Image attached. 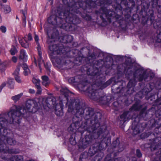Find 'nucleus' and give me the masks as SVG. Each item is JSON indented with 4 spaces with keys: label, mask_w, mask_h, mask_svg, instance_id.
Here are the masks:
<instances>
[{
    "label": "nucleus",
    "mask_w": 161,
    "mask_h": 161,
    "mask_svg": "<svg viewBox=\"0 0 161 161\" xmlns=\"http://www.w3.org/2000/svg\"><path fill=\"white\" fill-rule=\"evenodd\" d=\"M79 6L80 7H82V5H81L80 4H79Z\"/></svg>",
    "instance_id": "de8ad7c7"
},
{
    "label": "nucleus",
    "mask_w": 161,
    "mask_h": 161,
    "mask_svg": "<svg viewBox=\"0 0 161 161\" xmlns=\"http://www.w3.org/2000/svg\"><path fill=\"white\" fill-rule=\"evenodd\" d=\"M0 31H2L3 33H5L6 31V28L3 26H1L0 27Z\"/></svg>",
    "instance_id": "a878e982"
},
{
    "label": "nucleus",
    "mask_w": 161,
    "mask_h": 161,
    "mask_svg": "<svg viewBox=\"0 0 161 161\" xmlns=\"http://www.w3.org/2000/svg\"><path fill=\"white\" fill-rule=\"evenodd\" d=\"M22 95L23 93H21L19 94L13 96L12 97V99L14 102H17L22 96Z\"/></svg>",
    "instance_id": "4468645a"
},
{
    "label": "nucleus",
    "mask_w": 161,
    "mask_h": 161,
    "mask_svg": "<svg viewBox=\"0 0 161 161\" xmlns=\"http://www.w3.org/2000/svg\"><path fill=\"white\" fill-rule=\"evenodd\" d=\"M14 80L13 79L9 78L8 81L2 83L0 86V92L1 91L2 89L7 85L10 88L13 89L14 87Z\"/></svg>",
    "instance_id": "423d86ee"
},
{
    "label": "nucleus",
    "mask_w": 161,
    "mask_h": 161,
    "mask_svg": "<svg viewBox=\"0 0 161 161\" xmlns=\"http://www.w3.org/2000/svg\"><path fill=\"white\" fill-rule=\"evenodd\" d=\"M30 73V71L28 68L25 69L24 70V74L25 75H27Z\"/></svg>",
    "instance_id": "393cba45"
},
{
    "label": "nucleus",
    "mask_w": 161,
    "mask_h": 161,
    "mask_svg": "<svg viewBox=\"0 0 161 161\" xmlns=\"http://www.w3.org/2000/svg\"><path fill=\"white\" fill-rule=\"evenodd\" d=\"M51 39H49L48 40L47 42L48 43L50 44V42H51Z\"/></svg>",
    "instance_id": "a19ab883"
},
{
    "label": "nucleus",
    "mask_w": 161,
    "mask_h": 161,
    "mask_svg": "<svg viewBox=\"0 0 161 161\" xmlns=\"http://www.w3.org/2000/svg\"><path fill=\"white\" fill-rule=\"evenodd\" d=\"M59 161H66L63 158H60L59 159Z\"/></svg>",
    "instance_id": "ea45409f"
},
{
    "label": "nucleus",
    "mask_w": 161,
    "mask_h": 161,
    "mask_svg": "<svg viewBox=\"0 0 161 161\" xmlns=\"http://www.w3.org/2000/svg\"><path fill=\"white\" fill-rule=\"evenodd\" d=\"M10 52L12 55H14L17 52V50L15 47H14L10 49Z\"/></svg>",
    "instance_id": "5701e85b"
},
{
    "label": "nucleus",
    "mask_w": 161,
    "mask_h": 161,
    "mask_svg": "<svg viewBox=\"0 0 161 161\" xmlns=\"http://www.w3.org/2000/svg\"><path fill=\"white\" fill-rule=\"evenodd\" d=\"M34 58L35 63L36 64V59L35 58Z\"/></svg>",
    "instance_id": "79ce46f5"
},
{
    "label": "nucleus",
    "mask_w": 161,
    "mask_h": 161,
    "mask_svg": "<svg viewBox=\"0 0 161 161\" xmlns=\"http://www.w3.org/2000/svg\"><path fill=\"white\" fill-rule=\"evenodd\" d=\"M42 84L43 85L47 87L48 86L50 83V81L47 76L46 75L42 77Z\"/></svg>",
    "instance_id": "1a4fd4ad"
},
{
    "label": "nucleus",
    "mask_w": 161,
    "mask_h": 161,
    "mask_svg": "<svg viewBox=\"0 0 161 161\" xmlns=\"http://www.w3.org/2000/svg\"><path fill=\"white\" fill-rule=\"evenodd\" d=\"M21 12L24 15H25L26 13V10L25 9L24 11L23 10H21Z\"/></svg>",
    "instance_id": "e433bc0d"
},
{
    "label": "nucleus",
    "mask_w": 161,
    "mask_h": 161,
    "mask_svg": "<svg viewBox=\"0 0 161 161\" xmlns=\"http://www.w3.org/2000/svg\"><path fill=\"white\" fill-rule=\"evenodd\" d=\"M22 67L23 69L24 70L25 69L28 68L27 65L25 64H23V65H22Z\"/></svg>",
    "instance_id": "f704fd0d"
},
{
    "label": "nucleus",
    "mask_w": 161,
    "mask_h": 161,
    "mask_svg": "<svg viewBox=\"0 0 161 161\" xmlns=\"http://www.w3.org/2000/svg\"><path fill=\"white\" fill-rule=\"evenodd\" d=\"M32 82L36 85V87H37L38 85H40V80L38 79H37L34 78L32 79Z\"/></svg>",
    "instance_id": "412c9836"
},
{
    "label": "nucleus",
    "mask_w": 161,
    "mask_h": 161,
    "mask_svg": "<svg viewBox=\"0 0 161 161\" xmlns=\"http://www.w3.org/2000/svg\"><path fill=\"white\" fill-rule=\"evenodd\" d=\"M18 60V58L16 56H14L11 58V61L12 62L16 63Z\"/></svg>",
    "instance_id": "cd10ccee"
},
{
    "label": "nucleus",
    "mask_w": 161,
    "mask_h": 161,
    "mask_svg": "<svg viewBox=\"0 0 161 161\" xmlns=\"http://www.w3.org/2000/svg\"><path fill=\"white\" fill-rule=\"evenodd\" d=\"M70 126L68 128V130H70Z\"/></svg>",
    "instance_id": "09e8293b"
},
{
    "label": "nucleus",
    "mask_w": 161,
    "mask_h": 161,
    "mask_svg": "<svg viewBox=\"0 0 161 161\" xmlns=\"http://www.w3.org/2000/svg\"><path fill=\"white\" fill-rule=\"evenodd\" d=\"M136 154H137V156L138 157H140L141 156H142L141 153L140 151L139 150L137 149L136 150Z\"/></svg>",
    "instance_id": "473e14b6"
},
{
    "label": "nucleus",
    "mask_w": 161,
    "mask_h": 161,
    "mask_svg": "<svg viewBox=\"0 0 161 161\" xmlns=\"http://www.w3.org/2000/svg\"><path fill=\"white\" fill-rule=\"evenodd\" d=\"M95 3V2L93 1H91L89 3L87 4L89 6H90L91 7L93 6V4Z\"/></svg>",
    "instance_id": "72a5a7b5"
},
{
    "label": "nucleus",
    "mask_w": 161,
    "mask_h": 161,
    "mask_svg": "<svg viewBox=\"0 0 161 161\" xmlns=\"http://www.w3.org/2000/svg\"><path fill=\"white\" fill-rule=\"evenodd\" d=\"M59 99L60 100V101L62 103V100L61 99V98L60 97L59 98Z\"/></svg>",
    "instance_id": "c03bdc74"
},
{
    "label": "nucleus",
    "mask_w": 161,
    "mask_h": 161,
    "mask_svg": "<svg viewBox=\"0 0 161 161\" xmlns=\"http://www.w3.org/2000/svg\"><path fill=\"white\" fill-rule=\"evenodd\" d=\"M28 39L26 38V36L23 38L21 36H19L18 37L19 41L21 46L25 48H27L29 47V43L27 41V40L28 41H31L32 39V37L31 34H29L27 36Z\"/></svg>",
    "instance_id": "39448f33"
},
{
    "label": "nucleus",
    "mask_w": 161,
    "mask_h": 161,
    "mask_svg": "<svg viewBox=\"0 0 161 161\" xmlns=\"http://www.w3.org/2000/svg\"><path fill=\"white\" fill-rule=\"evenodd\" d=\"M138 126H137L135 128L133 126H132V127L133 129V132L135 135H136L140 132V130Z\"/></svg>",
    "instance_id": "6ab92c4d"
},
{
    "label": "nucleus",
    "mask_w": 161,
    "mask_h": 161,
    "mask_svg": "<svg viewBox=\"0 0 161 161\" xmlns=\"http://www.w3.org/2000/svg\"><path fill=\"white\" fill-rule=\"evenodd\" d=\"M89 143V141H87V140H86V143H83V145H82V147L85 148L87 146V145H88Z\"/></svg>",
    "instance_id": "7c9ffc66"
},
{
    "label": "nucleus",
    "mask_w": 161,
    "mask_h": 161,
    "mask_svg": "<svg viewBox=\"0 0 161 161\" xmlns=\"http://www.w3.org/2000/svg\"><path fill=\"white\" fill-rule=\"evenodd\" d=\"M29 92L31 93H35V91L32 89H30L29 90Z\"/></svg>",
    "instance_id": "58836bf2"
},
{
    "label": "nucleus",
    "mask_w": 161,
    "mask_h": 161,
    "mask_svg": "<svg viewBox=\"0 0 161 161\" xmlns=\"http://www.w3.org/2000/svg\"><path fill=\"white\" fill-rule=\"evenodd\" d=\"M0 151L3 153L7 152L13 153H15L13 150L9 149L8 147H6V145L4 144H0Z\"/></svg>",
    "instance_id": "0eeeda50"
},
{
    "label": "nucleus",
    "mask_w": 161,
    "mask_h": 161,
    "mask_svg": "<svg viewBox=\"0 0 161 161\" xmlns=\"http://www.w3.org/2000/svg\"><path fill=\"white\" fill-rule=\"evenodd\" d=\"M20 68V66H18L17 67L14 73V77L16 76H18L19 74V71Z\"/></svg>",
    "instance_id": "b1692460"
},
{
    "label": "nucleus",
    "mask_w": 161,
    "mask_h": 161,
    "mask_svg": "<svg viewBox=\"0 0 161 161\" xmlns=\"http://www.w3.org/2000/svg\"><path fill=\"white\" fill-rule=\"evenodd\" d=\"M23 159L21 156H16L13 157L10 159L11 161H22Z\"/></svg>",
    "instance_id": "ddd939ff"
},
{
    "label": "nucleus",
    "mask_w": 161,
    "mask_h": 161,
    "mask_svg": "<svg viewBox=\"0 0 161 161\" xmlns=\"http://www.w3.org/2000/svg\"><path fill=\"white\" fill-rule=\"evenodd\" d=\"M37 88V92L36 93L37 94H40L42 92V90L41 87L40 85H38L37 87H36Z\"/></svg>",
    "instance_id": "c85d7f7f"
},
{
    "label": "nucleus",
    "mask_w": 161,
    "mask_h": 161,
    "mask_svg": "<svg viewBox=\"0 0 161 161\" xmlns=\"http://www.w3.org/2000/svg\"><path fill=\"white\" fill-rule=\"evenodd\" d=\"M74 6H72V8L74 7Z\"/></svg>",
    "instance_id": "603ef678"
},
{
    "label": "nucleus",
    "mask_w": 161,
    "mask_h": 161,
    "mask_svg": "<svg viewBox=\"0 0 161 161\" xmlns=\"http://www.w3.org/2000/svg\"><path fill=\"white\" fill-rule=\"evenodd\" d=\"M54 17V16H51L48 19V22L50 23H51L53 25H55L56 24H57V20L56 19H54V21L52 22L50 21L51 19H53Z\"/></svg>",
    "instance_id": "aec40b11"
},
{
    "label": "nucleus",
    "mask_w": 161,
    "mask_h": 161,
    "mask_svg": "<svg viewBox=\"0 0 161 161\" xmlns=\"http://www.w3.org/2000/svg\"><path fill=\"white\" fill-rule=\"evenodd\" d=\"M61 92L64 97V98L68 100L67 105L68 108V111L69 112H72L73 114L75 112L77 114H82L84 113V110L80 108L79 100H72L68 101V96L69 92L67 89H62L61 90Z\"/></svg>",
    "instance_id": "7ed1b4c3"
},
{
    "label": "nucleus",
    "mask_w": 161,
    "mask_h": 161,
    "mask_svg": "<svg viewBox=\"0 0 161 161\" xmlns=\"http://www.w3.org/2000/svg\"><path fill=\"white\" fill-rule=\"evenodd\" d=\"M11 11V8L9 5H5L3 7V11L5 14L10 13Z\"/></svg>",
    "instance_id": "f8f14e48"
},
{
    "label": "nucleus",
    "mask_w": 161,
    "mask_h": 161,
    "mask_svg": "<svg viewBox=\"0 0 161 161\" xmlns=\"http://www.w3.org/2000/svg\"><path fill=\"white\" fill-rule=\"evenodd\" d=\"M2 1L4 3H6L7 2V0H2Z\"/></svg>",
    "instance_id": "37998d69"
},
{
    "label": "nucleus",
    "mask_w": 161,
    "mask_h": 161,
    "mask_svg": "<svg viewBox=\"0 0 161 161\" xmlns=\"http://www.w3.org/2000/svg\"><path fill=\"white\" fill-rule=\"evenodd\" d=\"M3 131H4V134L3 135H4V136H8V134H6L5 133L6 132H7L8 131H9L7 129H4L3 130Z\"/></svg>",
    "instance_id": "c9c22d12"
},
{
    "label": "nucleus",
    "mask_w": 161,
    "mask_h": 161,
    "mask_svg": "<svg viewBox=\"0 0 161 161\" xmlns=\"http://www.w3.org/2000/svg\"><path fill=\"white\" fill-rule=\"evenodd\" d=\"M97 90H93L92 92H90L89 95L90 97L93 100H95L97 101L98 102H99V101L97 100V93L96 92Z\"/></svg>",
    "instance_id": "9b49d317"
},
{
    "label": "nucleus",
    "mask_w": 161,
    "mask_h": 161,
    "mask_svg": "<svg viewBox=\"0 0 161 161\" xmlns=\"http://www.w3.org/2000/svg\"><path fill=\"white\" fill-rule=\"evenodd\" d=\"M129 113L127 112H125L124 114L121 115L120 118L123 119V121L124 122L127 120L128 119L127 115Z\"/></svg>",
    "instance_id": "2eb2a0df"
},
{
    "label": "nucleus",
    "mask_w": 161,
    "mask_h": 161,
    "mask_svg": "<svg viewBox=\"0 0 161 161\" xmlns=\"http://www.w3.org/2000/svg\"><path fill=\"white\" fill-rule=\"evenodd\" d=\"M56 62L58 65H63L64 64V61L61 58H57L55 60Z\"/></svg>",
    "instance_id": "a211bd4d"
},
{
    "label": "nucleus",
    "mask_w": 161,
    "mask_h": 161,
    "mask_svg": "<svg viewBox=\"0 0 161 161\" xmlns=\"http://www.w3.org/2000/svg\"><path fill=\"white\" fill-rule=\"evenodd\" d=\"M69 140L70 143L71 144L74 145L75 144L76 142L75 139H74L72 138H70Z\"/></svg>",
    "instance_id": "2f4dec72"
},
{
    "label": "nucleus",
    "mask_w": 161,
    "mask_h": 161,
    "mask_svg": "<svg viewBox=\"0 0 161 161\" xmlns=\"http://www.w3.org/2000/svg\"><path fill=\"white\" fill-rule=\"evenodd\" d=\"M40 47L39 46L37 47V50L38 51L39 58H38V64L39 66L40 69V65L43 63V61L42 60V52L40 50Z\"/></svg>",
    "instance_id": "9d476101"
},
{
    "label": "nucleus",
    "mask_w": 161,
    "mask_h": 161,
    "mask_svg": "<svg viewBox=\"0 0 161 161\" xmlns=\"http://www.w3.org/2000/svg\"><path fill=\"white\" fill-rule=\"evenodd\" d=\"M108 141H109V142H110V139H109L108 140Z\"/></svg>",
    "instance_id": "3c124183"
},
{
    "label": "nucleus",
    "mask_w": 161,
    "mask_h": 161,
    "mask_svg": "<svg viewBox=\"0 0 161 161\" xmlns=\"http://www.w3.org/2000/svg\"><path fill=\"white\" fill-rule=\"evenodd\" d=\"M21 0H17L18 1H20Z\"/></svg>",
    "instance_id": "8fccbe9b"
},
{
    "label": "nucleus",
    "mask_w": 161,
    "mask_h": 161,
    "mask_svg": "<svg viewBox=\"0 0 161 161\" xmlns=\"http://www.w3.org/2000/svg\"><path fill=\"white\" fill-rule=\"evenodd\" d=\"M15 80L18 83H21V80L19 76H16L14 77Z\"/></svg>",
    "instance_id": "bb28decb"
},
{
    "label": "nucleus",
    "mask_w": 161,
    "mask_h": 161,
    "mask_svg": "<svg viewBox=\"0 0 161 161\" xmlns=\"http://www.w3.org/2000/svg\"><path fill=\"white\" fill-rule=\"evenodd\" d=\"M82 161V160H81V158H80L79 161Z\"/></svg>",
    "instance_id": "49530a36"
},
{
    "label": "nucleus",
    "mask_w": 161,
    "mask_h": 161,
    "mask_svg": "<svg viewBox=\"0 0 161 161\" xmlns=\"http://www.w3.org/2000/svg\"><path fill=\"white\" fill-rule=\"evenodd\" d=\"M57 48V47L56 45H51V44H50V45H49V49L54 53H56V50L54 48Z\"/></svg>",
    "instance_id": "4be33fe9"
},
{
    "label": "nucleus",
    "mask_w": 161,
    "mask_h": 161,
    "mask_svg": "<svg viewBox=\"0 0 161 161\" xmlns=\"http://www.w3.org/2000/svg\"><path fill=\"white\" fill-rule=\"evenodd\" d=\"M35 41L36 42H37L38 41V37L36 35H35Z\"/></svg>",
    "instance_id": "4c0bfd02"
},
{
    "label": "nucleus",
    "mask_w": 161,
    "mask_h": 161,
    "mask_svg": "<svg viewBox=\"0 0 161 161\" xmlns=\"http://www.w3.org/2000/svg\"><path fill=\"white\" fill-rule=\"evenodd\" d=\"M2 64V62L1 60H0V65H1Z\"/></svg>",
    "instance_id": "a18cd8bd"
},
{
    "label": "nucleus",
    "mask_w": 161,
    "mask_h": 161,
    "mask_svg": "<svg viewBox=\"0 0 161 161\" xmlns=\"http://www.w3.org/2000/svg\"><path fill=\"white\" fill-rule=\"evenodd\" d=\"M39 99H36L35 100L29 99L25 103V106L20 107L13 105L10 110L8 113V115L9 118L6 119L5 114L0 115V131L5 126L7 125L8 123L10 124L19 123L21 119L20 117L23 116L25 117V114L29 113H34L40 108L46 109L47 108H52L55 107V113L58 116H60L63 114V106L62 103L56 105V98L53 97L48 98L42 100V104L39 102Z\"/></svg>",
    "instance_id": "f257e3e1"
},
{
    "label": "nucleus",
    "mask_w": 161,
    "mask_h": 161,
    "mask_svg": "<svg viewBox=\"0 0 161 161\" xmlns=\"http://www.w3.org/2000/svg\"><path fill=\"white\" fill-rule=\"evenodd\" d=\"M127 72L129 75V78L132 77V79L130 80L128 86L129 87L133 86L134 84L137 81H141L143 80H146L149 76L150 71L145 70L139 65L133 64L130 68L128 67Z\"/></svg>",
    "instance_id": "f03ea898"
},
{
    "label": "nucleus",
    "mask_w": 161,
    "mask_h": 161,
    "mask_svg": "<svg viewBox=\"0 0 161 161\" xmlns=\"http://www.w3.org/2000/svg\"><path fill=\"white\" fill-rule=\"evenodd\" d=\"M72 10L71 9V11H67L66 12H60L58 11L59 14L58 16L59 17H58V19H61L62 21L63 20V19H64L66 22V23L62 24V25H59V26L67 31L70 30V25H69V24H70L72 23L74 24H76L77 23V22L76 21L78 19L76 18L74 19L75 18V16L71 13Z\"/></svg>",
    "instance_id": "20e7f679"
},
{
    "label": "nucleus",
    "mask_w": 161,
    "mask_h": 161,
    "mask_svg": "<svg viewBox=\"0 0 161 161\" xmlns=\"http://www.w3.org/2000/svg\"><path fill=\"white\" fill-rule=\"evenodd\" d=\"M19 58V59H22L24 61L25 60L27 59V56L26 54L25 50H20Z\"/></svg>",
    "instance_id": "6e6552de"
},
{
    "label": "nucleus",
    "mask_w": 161,
    "mask_h": 161,
    "mask_svg": "<svg viewBox=\"0 0 161 161\" xmlns=\"http://www.w3.org/2000/svg\"><path fill=\"white\" fill-rule=\"evenodd\" d=\"M68 38L71 39H72V37L71 36H65L63 38V41H61L64 43L70 42V41L68 40Z\"/></svg>",
    "instance_id": "f3484780"
},
{
    "label": "nucleus",
    "mask_w": 161,
    "mask_h": 161,
    "mask_svg": "<svg viewBox=\"0 0 161 161\" xmlns=\"http://www.w3.org/2000/svg\"><path fill=\"white\" fill-rule=\"evenodd\" d=\"M7 143L10 145H14L16 144V141L11 138H8L7 139Z\"/></svg>",
    "instance_id": "dca6fc26"
},
{
    "label": "nucleus",
    "mask_w": 161,
    "mask_h": 161,
    "mask_svg": "<svg viewBox=\"0 0 161 161\" xmlns=\"http://www.w3.org/2000/svg\"><path fill=\"white\" fill-rule=\"evenodd\" d=\"M157 41L158 42H161V32L157 36Z\"/></svg>",
    "instance_id": "c756f323"
}]
</instances>
